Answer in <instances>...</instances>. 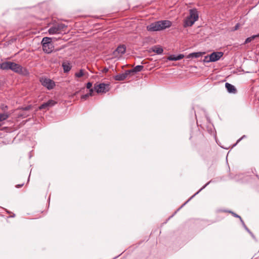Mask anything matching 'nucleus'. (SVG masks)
I'll return each mask as SVG.
<instances>
[{"mask_svg":"<svg viewBox=\"0 0 259 259\" xmlns=\"http://www.w3.org/2000/svg\"><path fill=\"white\" fill-rule=\"evenodd\" d=\"M93 92H94V89L92 88L90 89V92L89 93H88V94L89 95V96H92L93 95Z\"/></svg>","mask_w":259,"mask_h":259,"instance_id":"nucleus-27","label":"nucleus"},{"mask_svg":"<svg viewBox=\"0 0 259 259\" xmlns=\"http://www.w3.org/2000/svg\"><path fill=\"white\" fill-rule=\"evenodd\" d=\"M204 53H202V52H194V53H190L189 54L187 58H199V57H202V55L204 54Z\"/></svg>","mask_w":259,"mask_h":259,"instance_id":"nucleus-13","label":"nucleus"},{"mask_svg":"<svg viewBox=\"0 0 259 259\" xmlns=\"http://www.w3.org/2000/svg\"><path fill=\"white\" fill-rule=\"evenodd\" d=\"M1 109L4 111H6L8 109V106L3 104L1 105Z\"/></svg>","mask_w":259,"mask_h":259,"instance_id":"nucleus-24","label":"nucleus"},{"mask_svg":"<svg viewBox=\"0 0 259 259\" xmlns=\"http://www.w3.org/2000/svg\"><path fill=\"white\" fill-rule=\"evenodd\" d=\"M40 81L41 84L49 90L53 89L55 86V82L50 78H41Z\"/></svg>","mask_w":259,"mask_h":259,"instance_id":"nucleus-6","label":"nucleus"},{"mask_svg":"<svg viewBox=\"0 0 259 259\" xmlns=\"http://www.w3.org/2000/svg\"><path fill=\"white\" fill-rule=\"evenodd\" d=\"M10 115V114L8 112L0 113V122L7 119Z\"/></svg>","mask_w":259,"mask_h":259,"instance_id":"nucleus-17","label":"nucleus"},{"mask_svg":"<svg viewBox=\"0 0 259 259\" xmlns=\"http://www.w3.org/2000/svg\"><path fill=\"white\" fill-rule=\"evenodd\" d=\"M19 68L18 70L19 72H18L17 73L24 76H27L29 74V71L26 68L21 65Z\"/></svg>","mask_w":259,"mask_h":259,"instance_id":"nucleus-15","label":"nucleus"},{"mask_svg":"<svg viewBox=\"0 0 259 259\" xmlns=\"http://www.w3.org/2000/svg\"><path fill=\"white\" fill-rule=\"evenodd\" d=\"M126 51V47L124 45L118 46L114 52L115 54L116 53L118 54H123Z\"/></svg>","mask_w":259,"mask_h":259,"instance_id":"nucleus-14","label":"nucleus"},{"mask_svg":"<svg viewBox=\"0 0 259 259\" xmlns=\"http://www.w3.org/2000/svg\"><path fill=\"white\" fill-rule=\"evenodd\" d=\"M24 185V183L21 184V185H17L16 186V187L17 188H19L21 187H22Z\"/></svg>","mask_w":259,"mask_h":259,"instance_id":"nucleus-31","label":"nucleus"},{"mask_svg":"<svg viewBox=\"0 0 259 259\" xmlns=\"http://www.w3.org/2000/svg\"><path fill=\"white\" fill-rule=\"evenodd\" d=\"M66 27L67 26L65 24L59 23L50 27L48 30V32L50 34H58L61 31L64 30Z\"/></svg>","mask_w":259,"mask_h":259,"instance_id":"nucleus-4","label":"nucleus"},{"mask_svg":"<svg viewBox=\"0 0 259 259\" xmlns=\"http://www.w3.org/2000/svg\"><path fill=\"white\" fill-rule=\"evenodd\" d=\"M56 104V102L52 100H50L48 102L44 103L42 104H41L39 106V108L40 110L46 109L50 107H52L54 106Z\"/></svg>","mask_w":259,"mask_h":259,"instance_id":"nucleus-9","label":"nucleus"},{"mask_svg":"<svg viewBox=\"0 0 259 259\" xmlns=\"http://www.w3.org/2000/svg\"><path fill=\"white\" fill-rule=\"evenodd\" d=\"M243 225L244 226V227L245 228V229L250 234H251V233L250 232L249 230L247 228V227L245 225L244 223L243 224Z\"/></svg>","mask_w":259,"mask_h":259,"instance_id":"nucleus-32","label":"nucleus"},{"mask_svg":"<svg viewBox=\"0 0 259 259\" xmlns=\"http://www.w3.org/2000/svg\"><path fill=\"white\" fill-rule=\"evenodd\" d=\"M13 62L6 61L0 63V68L2 70H11Z\"/></svg>","mask_w":259,"mask_h":259,"instance_id":"nucleus-10","label":"nucleus"},{"mask_svg":"<svg viewBox=\"0 0 259 259\" xmlns=\"http://www.w3.org/2000/svg\"><path fill=\"white\" fill-rule=\"evenodd\" d=\"M105 71H108V69H105Z\"/></svg>","mask_w":259,"mask_h":259,"instance_id":"nucleus-36","label":"nucleus"},{"mask_svg":"<svg viewBox=\"0 0 259 259\" xmlns=\"http://www.w3.org/2000/svg\"><path fill=\"white\" fill-rule=\"evenodd\" d=\"M87 88L88 89H92V83L91 82H89L87 83Z\"/></svg>","mask_w":259,"mask_h":259,"instance_id":"nucleus-26","label":"nucleus"},{"mask_svg":"<svg viewBox=\"0 0 259 259\" xmlns=\"http://www.w3.org/2000/svg\"><path fill=\"white\" fill-rule=\"evenodd\" d=\"M131 73V71L127 70L124 73L119 74H117V75H116L115 76V79L116 80H118V81L123 80L126 78L127 75H128Z\"/></svg>","mask_w":259,"mask_h":259,"instance_id":"nucleus-8","label":"nucleus"},{"mask_svg":"<svg viewBox=\"0 0 259 259\" xmlns=\"http://www.w3.org/2000/svg\"><path fill=\"white\" fill-rule=\"evenodd\" d=\"M89 97V95L88 94H87L82 95L81 97V100H85Z\"/></svg>","mask_w":259,"mask_h":259,"instance_id":"nucleus-25","label":"nucleus"},{"mask_svg":"<svg viewBox=\"0 0 259 259\" xmlns=\"http://www.w3.org/2000/svg\"><path fill=\"white\" fill-rule=\"evenodd\" d=\"M105 71H108V69H105Z\"/></svg>","mask_w":259,"mask_h":259,"instance_id":"nucleus-37","label":"nucleus"},{"mask_svg":"<svg viewBox=\"0 0 259 259\" xmlns=\"http://www.w3.org/2000/svg\"><path fill=\"white\" fill-rule=\"evenodd\" d=\"M20 66L21 65L18 64H16L15 63L13 62L11 70L16 73H17L18 72H19L18 70L19 69H20L19 68L20 67Z\"/></svg>","mask_w":259,"mask_h":259,"instance_id":"nucleus-18","label":"nucleus"},{"mask_svg":"<svg viewBox=\"0 0 259 259\" xmlns=\"http://www.w3.org/2000/svg\"><path fill=\"white\" fill-rule=\"evenodd\" d=\"M239 27V24H237L236 26H235L234 30H237Z\"/></svg>","mask_w":259,"mask_h":259,"instance_id":"nucleus-34","label":"nucleus"},{"mask_svg":"<svg viewBox=\"0 0 259 259\" xmlns=\"http://www.w3.org/2000/svg\"><path fill=\"white\" fill-rule=\"evenodd\" d=\"M257 37H259V33L256 35H253L250 37L247 38L245 40L244 44L251 42L252 40H253V39Z\"/></svg>","mask_w":259,"mask_h":259,"instance_id":"nucleus-19","label":"nucleus"},{"mask_svg":"<svg viewBox=\"0 0 259 259\" xmlns=\"http://www.w3.org/2000/svg\"><path fill=\"white\" fill-rule=\"evenodd\" d=\"M1 126V124H0V126Z\"/></svg>","mask_w":259,"mask_h":259,"instance_id":"nucleus-38","label":"nucleus"},{"mask_svg":"<svg viewBox=\"0 0 259 259\" xmlns=\"http://www.w3.org/2000/svg\"><path fill=\"white\" fill-rule=\"evenodd\" d=\"M152 51L156 53L157 54L160 55L163 53V49L158 46H155L152 48Z\"/></svg>","mask_w":259,"mask_h":259,"instance_id":"nucleus-16","label":"nucleus"},{"mask_svg":"<svg viewBox=\"0 0 259 259\" xmlns=\"http://www.w3.org/2000/svg\"><path fill=\"white\" fill-rule=\"evenodd\" d=\"M84 74H85V73H84V70L80 69L79 72H76L75 73V76L76 77L79 78V77H81L82 76H83Z\"/></svg>","mask_w":259,"mask_h":259,"instance_id":"nucleus-21","label":"nucleus"},{"mask_svg":"<svg viewBox=\"0 0 259 259\" xmlns=\"http://www.w3.org/2000/svg\"><path fill=\"white\" fill-rule=\"evenodd\" d=\"M144 68L142 65H137L132 70H130L131 72H138L141 71Z\"/></svg>","mask_w":259,"mask_h":259,"instance_id":"nucleus-20","label":"nucleus"},{"mask_svg":"<svg viewBox=\"0 0 259 259\" xmlns=\"http://www.w3.org/2000/svg\"><path fill=\"white\" fill-rule=\"evenodd\" d=\"M184 57L183 54L178 55H171L168 57L167 59L169 61H178L183 59Z\"/></svg>","mask_w":259,"mask_h":259,"instance_id":"nucleus-12","label":"nucleus"},{"mask_svg":"<svg viewBox=\"0 0 259 259\" xmlns=\"http://www.w3.org/2000/svg\"><path fill=\"white\" fill-rule=\"evenodd\" d=\"M243 225L244 226V227L245 228V229L250 234H251V233L250 232L249 230L247 228V227L245 225L244 223L243 224Z\"/></svg>","mask_w":259,"mask_h":259,"instance_id":"nucleus-33","label":"nucleus"},{"mask_svg":"<svg viewBox=\"0 0 259 259\" xmlns=\"http://www.w3.org/2000/svg\"><path fill=\"white\" fill-rule=\"evenodd\" d=\"M43 51L48 54L51 53L54 50L53 43L52 38L49 37H45L41 41Z\"/></svg>","mask_w":259,"mask_h":259,"instance_id":"nucleus-3","label":"nucleus"},{"mask_svg":"<svg viewBox=\"0 0 259 259\" xmlns=\"http://www.w3.org/2000/svg\"><path fill=\"white\" fill-rule=\"evenodd\" d=\"M171 25L172 23L170 21L161 20L151 23L146 28L149 31H157L169 28Z\"/></svg>","mask_w":259,"mask_h":259,"instance_id":"nucleus-1","label":"nucleus"},{"mask_svg":"<svg viewBox=\"0 0 259 259\" xmlns=\"http://www.w3.org/2000/svg\"><path fill=\"white\" fill-rule=\"evenodd\" d=\"M244 137H245V136L244 135L242 136L241 138L239 139L237 141L236 143L234 145V146L236 145L237 143H238L242 139H243Z\"/></svg>","mask_w":259,"mask_h":259,"instance_id":"nucleus-29","label":"nucleus"},{"mask_svg":"<svg viewBox=\"0 0 259 259\" xmlns=\"http://www.w3.org/2000/svg\"><path fill=\"white\" fill-rule=\"evenodd\" d=\"M198 19V13L196 9H190L189 15L184 22V27H187L192 26Z\"/></svg>","mask_w":259,"mask_h":259,"instance_id":"nucleus-2","label":"nucleus"},{"mask_svg":"<svg viewBox=\"0 0 259 259\" xmlns=\"http://www.w3.org/2000/svg\"><path fill=\"white\" fill-rule=\"evenodd\" d=\"M223 55V53L220 52H213L209 56V61L215 62L219 60Z\"/></svg>","mask_w":259,"mask_h":259,"instance_id":"nucleus-7","label":"nucleus"},{"mask_svg":"<svg viewBox=\"0 0 259 259\" xmlns=\"http://www.w3.org/2000/svg\"><path fill=\"white\" fill-rule=\"evenodd\" d=\"M110 85L108 83H101L100 84L96 83L94 85V89L97 93H106L110 90Z\"/></svg>","mask_w":259,"mask_h":259,"instance_id":"nucleus-5","label":"nucleus"},{"mask_svg":"<svg viewBox=\"0 0 259 259\" xmlns=\"http://www.w3.org/2000/svg\"><path fill=\"white\" fill-rule=\"evenodd\" d=\"M210 182L206 183L202 188H201L199 191H198L196 194H198L201 190H202L203 189H204L206 186H207L209 184Z\"/></svg>","mask_w":259,"mask_h":259,"instance_id":"nucleus-28","label":"nucleus"},{"mask_svg":"<svg viewBox=\"0 0 259 259\" xmlns=\"http://www.w3.org/2000/svg\"><path fill=\"white\" fill-rule=\"evenodd\" d=\"M196 194H197L196 193V194H195L194 195H193V197H194V196H195V195H196Z\"/></svg>","mask_w":259,"mask_h":259,"instance_id":"nucleus-35","label":"nucleus"},{"mask_svg":"<svg viewBox=\"0 0 259 259\" xmlns=\"http://www.w3.org/2000/svg\"><path fill=\"white\" fill-rule=\"evenodd\" d=\"M31 108V106H28L27 107H25L24 108H23V110H29Z\"/></svg>","mask_w":259,"mask_h":259,"instance_id":"nucleus-30","label":"nucleus"},{"mask_svg":"<svg viewBox=\"0 0 259 259\" xmlns=\"http://www.w3.org/2000/svg\"><path fill=\"white\" fill-rule=\"evenodd\" d=\"M64 71L65 72H68L70 69L71 68L69 65H63Z\"/></svg>","mask_w":259,"mask_h":259,"instance_id":"nucleus-23","label":"nucleus"},{"mask_svg":"<svg viewBox=\"0 0 259 259\" xmlns=\"http://www.w3.org/2000/svg\"><path fill=\"white\" fill-rule=\"evenodd\" d=\"M225 87L229 93L235 94L237 92V90L235 87L228 82L225 83Z\"/></svg>","mask_w":259,"mask_h":259,"instance_id":"nucleus-11","label":"nucleus"},{"mask_svg":"<svg viewBox=\"0 0 259 259\" xmlns=\"http://www.w3.org/2000/svg\"><path fill=\"white\" fill-rule=\"evenodd\" d=\"M230 213H231L234 217L235 218H239L241 222H242V224H244V222L243 221V220H242L240 216H239V215H238L237 214L235 213V212H233V211H229Z\"/></svg>","mask_w":259,"mask_h":259,"instance_id":"nucleus-22","label":"nucleus"}]
</instances>
